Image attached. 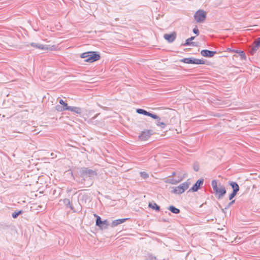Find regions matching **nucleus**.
Masks as SVG:
<instances>
[{
    "label": "nucleus",
    "instance_id": "f257e3e1",
    "mask_svg": "<svg viewBox=\"0 0 260 260\" xmlns=\"http://www.w3.org/2000/svg\"><path fill=\"white\" fill-rule=\"evenodd\" d=\"M211 185L216 198L218 200L222 199L226 193L225 186L220 183L218 185L217 181L215 179L212 181Z\"/></svg>",
    "mask_w": 260,
    "mask_h": 260
},
{
    "label": "nucleus",
    "instance_id": "f03ea898",
    "mask_svg": "<svg viewBox=\"0 0 260 260\" xmlns=\"http://www.w3.org/2000/svg\"><path fill=\"white\" fill-rule=\"evenodd\" d=\"M82 58H85V62L92 63L101 59V55L97 51H88L80 55Z\"/></svg>",
    "mask_w": 260,
    "mask_h": 260
},
{
    "label": "nucleus",
    "instance_id": "7ed1b4c3",
    "mask_svg": "<svg viewBox=\"0 0 260 260\" xmlns=\"http://www.w3.org/2000/svg\"><path fill=\"white\" fill-rule=\"evenodd\" d=\"M78 173L80 177L84 178L85 177L92 178L96 176L97 172L87 167H80L78 168Z\"/></svg>",
    "mask_w": 260,
    "mask_h": 260
},
{
    "label": "nucleus",
    "instance_id": "20e7f679",
    "mask_svg": "<svg viewBox=\"0 0 260 260\" xmlns=\"http://www.w3.org/2000/svg\"><path fill=\"white\" fill-rule=\"evenodd\" d=\"M78 198L81 202V203H80L81 206L80 211H81L82 205L89 204L92 200V195L91 193L83 192L79 194Z\"/></svg>",
    "mask_w": 260,
    "mask_h": 260
},
{
    "label": "nucleus",
    "instance_id": "39448f33",
    "mask_svg": "<svg viewBox=\"0 0 260 260\" xmlns=\"http://www.w3.org/2000/svg\"><path fill=\"white\" fill-rule=\"evenodd\" d=\"M190 184V182H189V179H188L186 182L180 184L179 186L173 187V189L171 192L175 194H180L189 187Z\"/></svg>",
    "mask_w": 260,
    "mask_h": 260
},
{
    "label": "nucleus",
    "instance_id": "423d86ee",
    "mask_svg": "<svg viewBox=\"0 0 260 260\" xmlns=\"http://www.w3.org/2000/svg\"><path fill=\"white\" fill-rule=\"evenodd\" d=\"M110 225V224L107 219L103 220L100 216L97 217V219H95V225L101 230L107 229Z\"/></svg>",
    "mask_w": 260,
    "mask_h": 260
},
{
    "label": "nucleus",
    "instance_id": "0eeeda50",
    "mask_svg": "<svg viewBox=\"0 0 260 260\" xmlns=\"http://www.w3.org/2000/svg\"><path fill=\"white\" fill-rule=\"evenodd\" d=\"M207 17V13L203 10H198L194 15V18L198 23H203Z\"/></svg>",
    "mask_w": 260,
    "mask_h": 260
},
{
    "label": "nucleus",
    "instance_id": "6e6552de",
    "mask_svg": "<svg viewBox=\"0 0 260 260\" xmlns=\"http://www.w3.org/2000/svg\"><path fill=\"white\" fill-rule=\"evenodd\" d=\"M153 134L151 129H145L142 131L139 135L138 138L141 141H146Z\"/></svg>",
    "mask_w": 260,
    "mask_h": 260
},
{
    "label": "nucleus",
    "instance_id": "1a4fd4ad",
    "mask_svg": "<svg viewBox=\"0 0 260 260\" xmlns=\"http://www.w3.org/2000/svg\"><path fill=\"white\" fill-rule=\"evenodd\" d=\"M204 178H202L198 180L188 190V192H196L202 188L204 183Z\"/></svg>",
    "mask_w": 260,
    "mask_h": 260
},
{
    "label": "nucleus",
    "instance_id": "9d476101",
    "mask_svg": "<svg viewBox=\"0 0 260 260\" xmlns=\"http://www.w3.org/2000/svg\"><path fill=\"white\" fill-rule=\"evenodd\" d=\"M177 37V33L175 31H173L170 34H165L164 35V38L168 42L172 43L176 39Z\"/></svg>",
    "mask_w": 260,
    "mask_h": 260
},
{
    "label": "nucleus",
    "instance_id": "9b49d317",
    "mask_svg": "<svg viewBox=\"0 0 260 260\" xmlns=\"http://www.w3.org/2000/svg\"><path fill=\"white\" fill-rule=\"evenodd\" d=\"M227 51L229 52H235V53H237L239 55L241 60H246V56L243 50L232 49V48H228Z\"/></svg>",
    "mask_w": 260,
    "mask_h": 260
},
{
    "label": "nucleus",
    "instance_id": "f8f14e48",
    "mask_svg": "<svg viewBox=\"0 0 260 260\" xmlns=\"http://www.w3.org/2000/svg\"><path fill=\"white\" fill-rule=\"evenodd\" d=\"M196 36H191V37L185 40L184 43H182L181 46H192L194 47L199 46V43L196 42H192V41L195 39Z\"/></svg>",
    "mask_w": 260,
    "mask_h": 260
},
{
    "label": "nucleus",
    "instance_id": "ddd939ff",
    "mask_svg": "<svg viewBox=\"0 0 260 260\" xmlns=\"http://www.w3.org/2000/svg\"><path fill=\"white\" fill-rule=\"evenodd\" d=\"M136 111L137 113H138L139 114H142L144 115L148 116L151 117L152 118H157V115L153 114L152 113H151L150 112H148L143 109L138 108L136 109Z\"/></svg>",
    "mask_w": 260,
    "mask_h": 260
},
{
    "label": "nucleus",
    "instance_id": "4468645a",
    "mask_svg": "<svg viewBox=\"0 0 260 260\" xmlns=\"http://www.w3.org/2000/svg\"><path fill=\"white\" fill-rule=\"evenodd\" d=\"M216 51H211L208 49H204L201 51V54L205 57H213L215 54H217Z\"/></svg>",
    "mask_w": 260,
    "mask_h": 260
},
{
    "label": "nucleus",
    "instance_id": "2eb2a0df",
    "mask_svg": "<svg viewBox=\"0 0 260 260\" xmlns=\"http://www.w3.org/2000/svg\"><path fill=\"white\" fill-rule=\"evenodd\" d=\"M129 219V218H121L113 220L110 225L111 227L114 228L121 223H122L126 220Z\"/></svg>",
    "mask_w": 260,
    "mask_h": 260
},
{
    "label": "nucleus",
    "instance_id": "dca6fc26",
    "mask_svg": "<svg viewBox=\"0 0 260 260\" xmlns=\"http://www.w3.org/2000/svg\"><path fill=\"white\" fill-rule=\"evenodd\" d=\"M63 203L64 204V205H65L66 206V208L67 209H70L71 210L73 211V212H76L77 211L75 210V208H74V207L72 206V204H71L70 200L69 199H64L63 200Z\"/></svg>",
    "mask_w": 260,
    "mask_h": 260
},
{
    "label": "nucleus",
    "instance_id": "f3484780",
    "mask_svg": "<svg viewBox=\"0 0 260 260\" xmlns=\"http://www.w3.org/2000/svg\"><path fill=\"white\" fill-rule=\"evenodd\" d=\"M228 184L231 186L233 189L232 191L238 192L240 190V187L236 182L229 181Z\"/></svg>",
    "mask_w": 260,
    "mask_h": 260
},
{
    "label": "nucleus",
    "instance_id": "a211bd4d",
    "mask_svg": "<svg viewBox=\"0 0 260 260\" xmlns=\"http://www.w3.org/2000/svg\"><path fill=\"white\" fill-rule=\"evenodd\" d=\"M180 62H184L187 64H196V58L193 57L184 58L179 60Z\"/></svg>",
    "mask_w": 260,
    "mask_h": 260
},
{
    "label": "nucleus",
    "instance_id": "6ab92c4d",
    "mask_svg": "<svg viewBox=\"0 0 260 260\" xmlns=\"http://www.w3.org/2000/svg\"><path fill=\"white\" fill-rule=\"evenodd\" d=\"M148 208H151L156 212H159L160 211V207L155 203L154 201H152L149 203Z\"/></svg>",
    "mask_w": 260,
    "mask_h": 260
},
{
    "label": "nucleus",
    "instance_id": "aec40b11",
    "mask_svg": "<svg viewBox=\"0 0 260 260\" xmlns=\"http://www.w3.org/2000/svg\"><path fill=\"white\" fill-rule=\"evenodd\" d=\"M30 46L36 48H38L42 50H48V47L47 45H45L43 44H38L36 43H31L30 44Z\"/></svg>",
    "mask_w": 260,
    "mask_h": 260
},
{
    "label": "nucleus",
    "instance_id": "412c9836",
    "mask_svg": "<svg viewBox=\"0 0 260 260\" xmlns=\"http://www.w3.org/2000/svg\"><path fill=\"white\" fill-rule=\"evenodd\" d=\"M182 180V178H178L177 180L174 178H167L165 182L167 183H170L172 184H176L178 183L181 181Z\"/></svg>",
    "mask_w": 260,
    "mask_h": 260
},
{
    "label": "nucleus",
    "instance_id": "4be33fe9",
    "mask_svg": "<svg viewBox=\"0 0 260 260\" xmlns=\"http://www.w3.org/2000/svg\"><path fill=\"white\" fill-rule=\"evenodd\" d=\"M153 119L156 120V124L161 128H164L166 126L167 124L164 122H161V119L158 115H157V118Z\"/></svg>",
    "mask_w": 260,
    "mask_h": 260
},
{
    "label": "nucleus",
    "instance_id": "5701e85b",
    "mask_svg": "<svg viewBox=\"0 0 260 260\" xmlns=\"http://www.w3.org/2000/svg\"><path fill=\"white\" fill-rule=\"evenodd\" d=\"M168 209L172 213L178 214L180 213V210L179 209L177 208L173 205H170L168 207Z\"/></svg>",
    "mask_w": 260,
    "mask_h": 260
},
{
    "label": "nucleus",
    "instance_id": "b1692460",
    "mask_svg": "<svg viewBox=\"0 0 260 260\" xmlns=\"http://www.w3.org/2000/svg\"><path fill=\"white\" fill-rule=\"evenodd\" d=\"M69 111L80 115L82 112V109L80 107L71 106Z\"/></svg>",
    "mask_w": 260,
    "mask_h": 260
},
{
    "label": "nucleus",
    "instance_id": "393cba45",
    "mask_svg": "<svg viewBox=\"0 0 260 260\" xmlns=\"http://www.w3.org/2000/svg\"><path fill=\"white\" fill-rule=\"evenodd\" d=\"M50 193L52 194L54 198H56L60 194V188H58L57 189H51Z\"/></svg>",
    "mask_w": 260,
    "mask_h": 260
},
{
    "label": "nucleus",
    "instance_id": "a878e982",
    "mask_svg": "<svg viewBox=\"0 0 260 260\" xmlns=\"http://www.w3.org/2000/svg\"><path fill=\"white\" fill-rule=\"evenodd\" d=\"M24 213L23 210H16L14 212H13L12 214V216L13 218H17L19 215L22 214Z\"/></svg>",
    "mask_w": 260,
    "mask_h": 260
},
{
    "label": "nucleus",
    "instance_id": "bb28decb",
    "mask_svg": "<svg viewBox=\"0 0 260 260\" xmlns=\"http://www.w3.org/2000/svg\"><path fill=\"white\" fill-rule=\"evenodd\" d=\"M157 258L152 253H147L145 255V260H157Z\"/></svg>",
    "mask_w": 260,
    "mask_h": 260
},
{
    "label": "nucleus",
    "instance_id": "cd10ccee",
    "mask_svg": "<svg viewBox=\"0 0 260 260\" xmlns=\"http://www.w3.org/2000/svg\"><path fill=\"white\" fill-rule=\"evenodd\" d=\"M253 46L256 48H259L260 47V38H257L253 42Z\"/></svg>",
    "mask_w": 260,
    "mask_h": 260
},
{
    "label": "nucleus",
    "instance_id": "c85d7f7f",
    "mask_svg": "<svg viewBox=\"0 0 260 260\" xmlns=\"http://www.w3.org/2000/svg\"><path fill=\"white\" fill-rule=\"evenodd\" d=\"M196 64H205L206 61L204 59L196 58Z\"/></svg>",
    "mask_w": 260,
    "mask_h": 260
},
{
    "label": "nucleus",
    "instance_id": "c756f323",
    "mask_svg": "<svg viewBox=\"0 0 260 260\" xmlns=\"http://www.w3.org/2000/svg\"><path fill=\"white\" fill-rule=\"evenodd\" d=\"M193 169L194 171L198 172L200 169L199 164L198 162H194L193 164Z\"/></svg>",
    "mask_w": 260,
    "mask_h": 260
},
{
    "label": "nucleus",
    "instance_id": "7c9ffc66",
    "mask_svg": "<svg viewBox=\"0 0 260 260\" xmlns=\"http://www.w3.org/2000/svg\"><path fill=\"white\" fill-rule=\"evenodd\" d=\"M238 192L232 191L229 196V200H233L236 196Z\"/></svg>",
    "mask_w": 260,
    "mask_h": 260
},
{
    "label": "nucleus",
    "instance_id": "2f4dec72",
    "mask_svg": "<svg viewBox=\"0 0 260 260\" xmlns=\"http://www.w3.org/2000/svg\"><path fill=\"white\" fill-rule=\"evenodd\" d=\"M70 107L71 106H68V104L66 102H64V104L62 105V110L64 111H69Z\"/></svg>",
    "mask_w": 260,
    "mask_h": 260
},
{
    "label": "nucleus",
    "instance_id": "473e14b6",
    "mask_svg": "<svg viewBox=\"0 0 260 260\" xmlns=\"http://www.w3.org/2000/svg\"><path fill=\"white\" fill-rule=\"evenodd\" d=\"M55 109L58 112H62L64 110H62V106L60 105H57L55 106Z\"/></svg>",
    "mask_w": 260,
    "mask_h": 260
},
{
    "label": "nucleus",
    "instance_id": "72a5a7b5",
    "mask_svg": "<svg viewBox=\"0 0 260 260\" xmlns=\"http://www.w3.org/2000/svg\"><path fill=\"white\" fill-rule=\"evenodd\" d=\"M140 175L142 178H143L144 179H146L149 177V175L147 174V173H146L145 172H141Z\"/></svg>",
    "mask_w": 260,
    "mask_h": 260
},
{
    "label": "nucleus",
    "instance_id": "f704fd0d",
    "mask_svg": "<svg viewBox=\"0 0 260 260\" xmlns=\"http://www.w3.org/2000/svg\"><path fill=\"white\" fill-rule=\"evenodd\" d=\"M48 47V49L51 51H55L57 50V46L56 45L49 46L47 45Z\"/></svg>",
    "mask_w": 260,
    "mask_h": 260
},
{
    "label": "nucleus",
    "instance_id": "c9c22d12",
    "mask_svg": "<svg viewBox=\"0 0 260 260\" xmlns=\"http://www.w3.org/2000/svg\"><path fill=\"white\" fill-rule=\"evenodd\" d=\"M230 201L231 202L225 207V209H229L235 202V200H232Z\"/></svg>",
    "mask_w": 260,
    "mask_h": 260
},
{
    "label": "nucleus",
    "instance_id": "e433bc0d",
    "mask_svg": "<svg viewBox=\"0 0 260 260\" xmlns=\"http://www.w3.org/2000/svg\"><path fill=\"white\" fill-rule=\"evenodd\" d=\"M192 31L196 35V36H199L200 34V31L197 26H196V27L193 29Z\"/></svg>",
    "mask_w": 260,
    "mask_h": 260
},
{
    "label": "nucleus",
    "instance_id": "4c0bfd02",
    "mask_svg": "<svg viewBox=\"0 0 260 260\" xmlns=\"http://www.w3.org/2000/svg\"><path fill=\"white\" fill-rule=\"evenodd\" d=\"M258 48L255 47V46H253L252 48L250 50V52L251 55H253L257 50Z\"/></svg>",
    "mask_w": 260,
    "mask_h": 260
},
{
    "label": "nucleus",
    "instance_id": "58836bf2",
    "mask_svg": "<svg viewBox=\"0 0 260 260\" xmlns=\"http://www.w3.org/2000/svg\"><path fill=\"white\" fill-rule=\"evenodd\" d=\"M10 226L9 225H7L6 224H0V228L5 229V228H9Z\"/></svg>",
    "mask_w": 260,
    "mask_h": 260
},
{
    "label": "nucleus",
    "instance_id": "ea45409f",
    "mask_svg": "<svg viewBox=\"0 0 260 260\" xmlns=\"http://www.w3.org/2000/svg\"><path fill=\"white\" fill-rule=\"evenodd\" d=\"M64 102H64L63 100H62V99H60V100L59 101V105H61V106H62L63 104H64Z\"/></svg>",
    "mask_w": 260,
    "mask_h": 260
},
{
    "label": "nucleus",
    "instance_id": "a19ab883",
    "mask_svg": "<svg viewBox=\"0 0 260 260\" xmlns=\"http://www.w3.org/2000/svg\"><path fill=\"white\" fill-rule=\"evenodd\" d=\"M218 203V205L219 207L221 209V211L223 213H225L224 210H225V209L222 208L221 205L218 203Z\"/></svg>",
    "mask_w": 260,
    "mask_h": 260
},
{
    "label": "nucleus",
    "instance_id": "79ce46f5",
    "mask_svg": "<svg viewBox=\"0 0 260 260\" xmlns=\"http://www.w3.org/2000/svg\"><path fill=\"white\" fill-rule=\"evenodd\" d=\"M176 172H173L172 173V175H172V176H174L176 175Z\"/></svg>",
    "mask_w": 260,
    "mask_h": 260
},
{
    "label": "nucleus",
    "instance_id": "37998d69",
    "mask_svg": "<svg viewBox=\"0 0 260 260\" xmlns=\"http://www.w3.org/2000/svg\"><path fill=\"white\" fill-rule=\"evenodd\" d=\"M94 216L96 217V219H97V217H99V216L96 215V214H94Z\"/></svg>",
    "mask_w": 260,
    "mask_h": 260
},
{
    "label": "nucleus",
    "instance_id": "c03bdc74",
    "mask_svg": "<svg viewBox=\"0 0 260 260\" xmlns=\"http://www.w3.org/2000/svg\"><path fill=\"white\" fill-rule=\"evenodd\" d=\"M97 115H95V116H94L92 117V118H93V119L95 118L96 117Z\"/></svg>",
    "mask_w": 260,
    "mask_h": 260
},
{
    "label": "nucleus",
    "instance_id": "a18cd8bd",
    "mask_svg": "<svg viewBox=\"0 0 260 260\" xmlns=\"http://www.w3.org/2000/svg\"><path fill=\"white\" fill-rule=\"evenodd\" d=\"M189 49L188 48H185V49H184V51H187V50H188Z\"/></svg>",
    "mask_w": 260,
    "mask_h": 260
}]
</instances>
